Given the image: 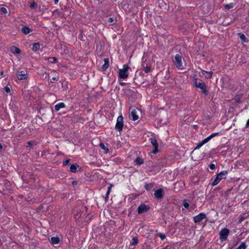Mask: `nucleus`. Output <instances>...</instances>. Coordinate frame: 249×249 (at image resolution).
Here are the masks:
<instances>
[{"mask_svg": "<svg viewBox=\"0 0 249 249\" xmlns=\"http://www.w3.org/2000/svg\"><path fill=\"white\" fill-rule=\"evenodd\" d=\"M228 173V171L227 170L221 171L216 175L213 181H212L211 185L213 186L217 185L222 179H224L226 178Z\"/></svg>", "mask_w": 249, "mask_h": 249, "instance_id": "nucleus-1", "label": "nucleus"}, {"mask_svg": "<svg viewBox=\"0 0 249 249\" xmlns=\"http://www.w3.org/2000/svg\"><path fill=\"white\" fill-rule=\"evenodd\" d=\"M130 68L127 65H124L123 68L119 69L118 71V77L123 79L127 78L128 76V70Z\"/></svg>", "mask_w": 249, "mask_h": 249, "instance_id": "nucleus-2", "label": "nucleus"}, {"mask_svg": "<svg viewBox=\"0 0 249 249\" xmlns=\"http://www.w3.org/2000/svg\"><path fill=\"white\" fill-rule=\"evenodd\" d=\"M194 81L195 86L197 88L200 89H201V92L205 95H207L208 91L206 89V85L203 82L200 81L198 82L196 78L195 79Z\"/></svg>", "mask_w": 249, "mask_h": 249, "instance_id": "nucleus-3", "label": "nucleus"}, {"mask_svg": "<svg viewBox=\"0 0 249 249\" xmlns=\"http://www.w3.org/2000/svg\"><path fill=\"white\" fill-rule=\"evenodd\" d=\"M130 114L129 117L130 119L133 121H135L139 119V116L138 115V111L139 109L137 108L131 107L129 108Z\"/></svg>", "mask_w": 249, "mask_h": 249, "instance_id": "nucleus-4", "label": "nucleus"}, {"mask_svg": "<svg viewBox=\"0 0 249 249\" xmlns=\"http://www.w3.org/2000/svg\"><path fill=\"white\" fill-rule=\"evenodd\" d=\"M174 63L178 69L179 70H182L183 69L182 63V57L180 54H176Z\"/></svg>", "mask_w": 249, "mask_h": 249, "instance_id": "nucleus-5", "label": "nucleus"}, {"mask_svg": "<svg viewBox=\"0 0 249 249\" xmlns=\"http://www.w3.org/2000/svg\"><path fill=\"white\" fill-rule=\"evenodd\" d=\"M230 230L227 228L222 229L219 232V239L221 241L226 240L229 234Z\"/></svg>", "mask_w": 249, "mask_h": 249, "instance_id": "nucleus-6", "label": "nucleus"}, {"mask_svg": "<svg viewBox=\"0 0 249 249\" xmlns=\"http://www.w3.org/2000/svg\"><path fill=\"white\" fill-rule=\"evenodd\" d=\"M124 126L123 117L122 115L119 116L117 119L115 125V129L118 131H122Z\"/></svg>", "mask_w": 249, "mask_h": 249, "instance_id": "nucleus-7", "label": "nucleus"}, {"mask_svg": "<svg viewBox=\"0 0 249 249\" xmlns=\"http://www.w3.org/2000/svg\"><path fill=\"white\" fill-rule=\"evenodd\" d=\"M206 218V214L201 213L198 215L193 217V220L195 223H198Z\"/></svg>", "mask_w": 249, "mask_h": 249, "instance_id": "nucleus-8", "label": "nucleus"}, {"mask_svg": "<svg viewBox=\"0 0 249 249\" xmlns=\"http://www.w3.org/2000/svg\"><path fill=\"white\" fill-rule=\"evenodd\" d=\"M150 208L144 204L140 205L137 209V213L139 214H141L144 213H146L149 211Z\"/></svg>", "mask_w": 249, "mask_h": 249, "instance_id": "nucleus-9", "label": "nucleus"}, {"mask_svg": "<svg viewBox=\"0 0 249 249\" xmlns=\"http://www.w3.org/2000/svg\"><path fill=\"white\" fill-rule=\"evenodd\" d=\"M150 142H151V144L154 146V149H153V151H152V153L154 154H155L156 153H157V152L158 151L159 144L157 142V141L155 138H151Z\"/></svg>", "mask_w": 249, "mask_h": 249, "instance_id": "nucleus-10", "label": "nucleus"}, {"mask_svg": "<svg viewBox=\"0 0 249 249\" xmlns=\"http://www.w3.org/2000/svg\"><path fill=\"white\" fill-rule=\"evenodd\" d=\"M163 191L162 189H159L154 191V196L157 199H161L163 197Z\"/></svg>", "mask_w": 249, "mask_h": 249, "instance_id": "nucleus-11", "label": "nucleus"}, {"mask_svg": "<svg viewBox=\"0 0 249 249\" xmlns=\"http://www.w3.org/2000/svg\"><path fill=\"white\" fill-rule=\"evenodd\" d=\"M104 61V64L101 67V69L103 71H106L109 66V60L108 58H105Z\"/></svg>", "mask_w": 249, "mask_h": 249, "instance_id": "nucleus-12", "label": "nucleus"}, {"mask_svg": "<svg viewBox=\"0 0 249 249\" xmlns=\"http://www.w3.org/2000/svg\"><path fill=\"white\" fill-rule=\"evenodd\" d=\"M10 50L14 54H19L21 52L19 48L14 46L11 47Z\"/></svg>", "mask_w": 249, "mask_h": 249, "instance_id": "nucleus-13", "label": "nucleus"}, {"mask_svg": "<svg viewBox=\"0 0 249 249\" xmlns=\"http://www.w3.org/2000/svg\"><path fill=\"white\" fill-rule=\"evenodd\" d=\"M17 77L19 80H24L26 78V74L25 72L21 71L18 73Z\"/></svg>", "mask_w": 249, "mask_h": 249, "instance_id": "nucleus-14", "label": "nucleus"}, {"mask_svg": "<svg viewBox=\"0 0 249 249\" xmlns=\"http://www.w3.org/2000/svg\"><path fill=\"white\" fill-rule=\"evenodd\" d=\"M50 242L53 245L58 244L60 242V239L58 237H53L51 238Z\"/></svg>", "mask_w": 249, "mask_h": 249, "instance_id": "nucleus-15", "label": "nucleus"}, {"mask_svg": "<svg viewBox=\"0 0 249 249\" xmlns=\"http://www.w3.org/2000/svg\"><path fill=\"white\" fill-rule=\"evenodd\" d=\"M202 73L207 79L211 78L212 77L213 74V72L212 71H207L204 70H203L202 71Z\"/></svg>", "mask_w": 249, "mask_h": 249, "instance_id": "nucleus-16", "label": "nucleus"}, {"mask_svg": "<svg viewBox=\"0 0 249 249\" xmlns=\"http://www.w3.org/2000/svg\"><path fill=\"white\" fill-rule=\"evenodd\" d=\"M21 31L25 35H27L29 34L31 31V30L28 27L25 26L21 28Z\"/></svg>", "mask_w": 249, "mask_h": 249, "instance_id": "nucleus-17", "label": "nucleus"}, {"mask_svg": "<svg viewBox=\"0 0 249 249\" xmlns=\"http://www.w3.org/2000/svg\"><path fill=\"white\" fill-rule=\"evenodd\" d=\"M64 107H65V105L62 102L59 103L54 106V109L56 111H58L60 108Z\"/></svg>", "mask_w": 249, "mask_h": 249, "instance_id": "nucleus-18", "label": "nucleus"}, {"mask_svg": "<svg viewBox=\"0 0 249 249\" xmlns=\"http://www.w3.org/2000/svg\"><path fill=\"white\" fill-rule=\"evenodd\" d=\"M208 142L207 140L204 139V140H202L201 141H200L197 144L196 146V147L195 149H199L204 144L207 143Z\"/></svg>", "mask_w": 249, "mask_h": 249, "instance_id": "nucleus-19", "label": "nucleus"}, {"mask_svg": "<svg viewBox=\"0 0 249 249\" xmlns=\"http://www.w3.org/2000/svg\"><path fill=\"white\" fill-rule=\"evenodd\" d=\"M100 147L104 150L105 153H107L108 152V148L107 146H106L104 143L101 142L99 144Z\"/></svg>", "mask_w": 249, "mask_h": 249, "instance_id": "nucleus-20", "label": "nucleus"}, {"mask_svg": "<svg viewBox=\"0 0 249 249\" xmlns=\"http://www.w3.org/2000/svg\"><path fill=\"white\" fill-rule=\"evenodd\" d=\"M78 166L76 164H73L70 166V171L72 173H75L77 171Z\"/></svg>", "mask_w": 249, "mask_h": 249, "instance_id": "nucleus-21", "label": "nucleus"}, {"mask_svg": "<svg viewBox=\"0 0 249 249\" xmlns=\"http://www.w3.org/2000/svg\"><path fill=\"white\" fill-rule=\"evenodd\" d=\"M238 36H239L240 38L243 42H248V40L244 34H242V33H239L238 34Z\"/></svg>", "mask_w": 249, "mask_h": 249, "instance_id": "nucleus-22", "label": "nucleus"}, {"mask_svg": "<svg viewBox=\"0 0 249 249\" xmlns=\"http://www.w3.org/2000/svg\"><path fill=\"white\" fill-rule=\"evenodd\" d=\"M219 133H218V132L212 133L209 136L206 138L205 139L208 142L211 139H212V138H213V137H214L215 136L219 135Z\"/></svg>", "mask_w": 249, "mask_h": 249, "instance_id": "nucleus-23", "label": "nucleus"}, {"mask_svg": "<svg viewBox=\"0 0 249 249\" xmlns=\"http://www.w3.org/2000/svg\"><path fill=\"white\" fill-rule=\"evenodd\" d=\"M235 5V4L234 3H230L228 4L224 5V8L227 10H229L230 9L232 8Z\"/></svg>", "mask_w": 249, "mask_h": 249, "instance_id": "nucleus-24", "label": "nucleus"}, {"mask_svg": "<svg viewBox=\"0 0 249 249\" xmlns=\"http://www.w3.org/2000/svg\"><path fill=\"white\" fill-rule=\"evenodd\" d=\"M135 162L138 165H141L143 163L144 161L142 158L138 157L135 160Z\"/></svg>", "mask_w": 249, "mask_h": 249, "instance_id": "nucleus-25", "label": "nucleus"}, {"mask_svg": "<svg viewBox=\"0 0 249 249\" xmlns=\"http://www.w3.org/2000/svg\"><path fill=\"white\" fill-rule=\"evenodd\" d=\"M40 48V44L38 43H36L33 44L32 49L33 51H36Z\"/></svg>", "mask_w": 249, "mask_h": 249, "instance_id": "nucleus-26", "label": "nucleus"}, {"mask_svg": "<svg viewBox=\"0 0 249 249\" xmlns=\"http://www.w3.org/2000/svg\"><path fill=\"white\" fill-rule=\"evenodd\" d=\"M183 206L185 209H188L190 206V202L187 200H184L183 201Z\"/></svg>", "mask_w": 249, "mask_h": 249, "instance_id": "nucleus-27", "label": "nucleus"}, {"mask_svg": "<svg viewBox=\"0 0 249 249\" xmlns=\"http://www.w3.org/2000/svg\"><path fill=\"white\" fill-rule=\"evenodd\" d=\"M56 62V58L54 57L48 58V63H54Z\"/></svg>", "mask_w": 249, "mask_h": 249, "instance_id": "nucleus-28", "label": "nucleus"}, {"mask_svg": "<svg viewBox=\"0 0 249 249\" xmlns=\"http://www.w3.org/2000/svg\"><path fill=\"white\" fill-rule=\"evenodd\" d=\"M153 184L152 183H146L144 186L145 189L147 191H149L153 187Z\"/></svg>", "mask_w": 249, "mask_h": 249, "instance_id": "nucleus-29", "label": "nucleus"}, {"mask_svg": "<svg viewBox=\"0 0 249 249\" xmlns=\"http://www.w3.org/2000/svg\"><path fill=\"white\" fill-rule=\"evenodd\" d=\"M247 246L245 242H242L237 248V249H246Z\"/></svg>", "mask_w": 249, "mask_h": 249, "instance_id": "nucleus-30", "label": "nucleus"}, {"mask_svg": "<svg viewBox=\"0 0 249 249\" xmlns=\"http://www.w3.org/2000/svg\"><path fill=\"white\" fill-rule=\"evenodd\" d=\"M138 243V239L137 237H133L132 238V242L131 243V245L135 246L137 245Z\"/></svg>", "mask_w": 249, "mask_h": 249, "instance_id": "nucleus-31", "label": "nucleus"}, {"mask_svg": "<svg viewBox=\"0 0 249 249\" xmlns=\"http://www.w3.org/2000/svg\"><path fill=\"white\" fill-rule=\"evenodd\" d=\"M158 236L160 237L161 240H163L166 238L165 235L162 233H159Z\"/></svg>", "mask_w": 249, "mask_h": 249, "instance_id": "nucleus-32", "label": "nucleus"}, {"mask_svg": "<svg viewBox=\"0 0 249 249\" xmlns=\"http://www.w3.org/2000/svg\"><path fill=\"white\" fill-rule=\"evenodd\" d=\"M0 11L3 14H7V11L6 8L4 7H1L0 9Z\"/></svg>", "mask_w": 249, "mask_h": 249, "instance_id": "nucleus-33", "label": "nucleus"}, {"mask_svg": "<svg viewBox=\"0 0 249 249\" xmlns=\"http://www.w3.org/2000/svg\"><path fill=\"white\" fill-rule=\"evenodd\" d=\"M112 186H113V185L112 184H110L109 185V186L108 187L107 192L106 193L107 194V196H109V195L111 192V188H112Z\"/></svg>", "mask_w": 249, "mask_h": 249, "instance_id": "nucleus-34", "label": "nucleus"}, {"mask_svg": "<svg viewBox=\"0 0 249 249\" xmlns=\"http://www.w3.org/2000/svg\"><path fill=\"white\" fill-rule=\"evenodd\" d=\"M246 219V217L244 215H241L239 217V223H241L242 221H243Z\"/></svg>", "mask_w": 249, "mask_h": 249, "instance_id": "nucleus-35", "label": "nucleus"}, {"mask_svg": "<svg viewBox=\"0 0 249 249\" xmlns=\"http://www.w3.org/2000/svg\"><path fill=\"white\" fill-rule=\"evenodd\" d=\"M151 67L150 66H146V67L145 68L144 71L145 73H148L150 71Z\"/></svg>", "mask_w": 249, "mask_h": 249, "instance_id": "nucleus-36", "label": "nucleus"}, {"mask_svg": "<svg viewBox=\"0 0 249 249\" xmlns=\"http://www.w3.org/2000/svg\"><path fill=\"white\" fill-rule=\"evenodd\" d=\"M4 90L7 93H10V91H11L10 89V88H9L7 86H6V87H4Z\"/></svg>", "mask_w": 249, "mask_h": 249, "instance_id": "nucleus-37", "label": "nucleus"}, {"mask_svg": "<svg viewBox=\"0 0 249 249\" xmlns=\"http://www.w3.org/2000/svg\"><path fill=\"white\" fill-rule=\"evenodd\" d=\"M70 161V159H67V160H65L63 161V165L64 166H66V165H67L69 164V163Z\"/></svg>", "mask_w": 249, "mask_h": 249, "instance_id": "nucleus-38", "label": "nucleus"}, {"mask_svg": "<svg viewBox=\"0 0 249 249\" xmlns=\"http://www.w3.org/2000/svg\"><path fill=\"white\" fill-rule=\"evenodd\" d=\"M209 168L212 170H214L215 168V165L213 163H211L209 165Z\"/></svg>", "mask_w": 249, "mask_h": 249, "instance_id": "nucleus-39", "label": "nucleus"}, {"mask_svg": "<svg viewBox=\"0 0 249 249\" xmlns=\"http://www.w3.org/2000/svg\"><path fill=\"white\" fill-rule=\"evenodd\" d=\"M35 143V142L34 141H29L28 142V144L30 146H32L34 145Z\"/></svg>", "mask_w": 249, "mask_h": 249, "instance_id": "nucleus-40", "label": "nucleus"}, {"mask_svg": "<svg viewBox=\"0 0 249 249\" xmlns=\"http://www.w3.org/2000/svg\"><path fill=\"white\" fill-rule=\"evenodd\" d=\"M108 196H107V194L106 193V196L105 197V201L106 202H107V201H108Z\"/></svg>", "mask_w": 249, "mask_h": 249, "instance_id": "nucleus-41", "label": "nucleus"}, {"mask_svg": "<svg viewBox=\"0 0 249 249\" xmlns=\"http://www.w3.org/2000/svg\"><path fill=\"white\" fill-rule=\"evenodd\" d=\"M114 21V19L112 18H108V21L109 22H112Z\"/></svg>", "mask_w": 249, "mask_h": 249, "instance_id": "nucleus-42", "label": "nucleus"}, {"mask_svg": "<svg viewBox=\"0 0 249 249\" xmlns=\"http://www.w3.org/2000/svg\"><path fill=\"white\" fill-rule=\"evenodd\" d=\"M249 127V119L247 121L246 124V128H248Z\"/></svg>", "mask_w": 249, "mask_h": 249, "instance_id": "nucleus-43", "label": "nucleus"}, {"mask_svg": "<svg viewBox=\"0 0 249 249\" xmlns=\"http://www.w3.org/2000/svg\"><path fill=\"white\" fill-rule=\"evenodd\" d=\"M56 80V77H53L51 80V82H53L54 81Z\"/></svg>", "mask_w": 249, "mask_h": 249, "instance_id": "nucleus-44", "label": "nucleus"}, {"mask_svg": "<svg viewBox=\"0 0 249 249\" xmlns=\"http://www.w3.org/2000/svg\"><path fill=\"white\" fill-rule=\"evenodd\" d=\"M30 7L31 8H34L35 7V3H32L30 5Z\"/></svg>", "mask_w": 249, "mask_h": 249, "instance_id": "nucleus-45", "label": "nucleus"}, {"mask_svg": "<svg viewBox=\"0 0 249 249\" xmlns=\"http://www.w3.org/2000/svg\"><path fill=\"white\" fill-rule=\"evenodd\" d=\"M72 184L73 185H76V184H77V182H76V181H72Z\"/></svg>", "mask_w": 249, "mask_h": 249, "instance_id": "nucleus-46", "label": "nucleus"}, {"mask_svg": "<svg viewBox=\"0 0 249 249\" xmlns=\"http://www.w3.org/2000/svg\"><path fill=\"white\" fill-rule=\"evenodd\" d=\"M58 0H53L54 4H57L58 3Z\"/></svg>", "mask_w": 249, "mask_h": 249, "instance_id": "nucleus-47", "label": "nucleus"}, {"mask_svg": "<svg viewBox=\"0 0 249 249\" xmlns=\"http://www.w3.org/2000/svg\"><path fill=\"white\" fill-rule=\"evenodd\" d=\"M23 180L24 181H25V180H27V178H26L25 177V175H24V177H23Z\"/></svg>", "mask_w": 249, "mask_h": 249, "instance_id": "nucleus-48", "label": "nucleus"}, {"mask_svg": "<svg viewBox=\"0 0 249 249\" xmlns=\"http://www.w3.org/2000/svg\"><path fill=\"white\" fill-rule=\"evenodd\" d=\"M169 249L168 248V247H165V248H162V249Z\"/></svg>", "mask_w": 249, "mask_h": 249, "instance_id": "nucleus-49", "label": "nucleus"}, {"mask_svg": "<svg viewBox=\"0 0 249 249\" xmlns=\"http://www.w3.org/2000/svg\"><path fill=\"white\" fill-rule=\"evenodd\" d=\"M120 84H121V85H124V83H120Z\"/></svg>", "mask_w": 249, "mask_h": 249, "instance_id": "nucleus-50", "label": "nucleus"}, {"mask_svg": "<svg viewBox=\"0 0 249 249\" xmlns=\"http://www.w3.org/2000/svg\"><path fill=\"white\" fill-rule=\"evenodd\" d=\"M2 145L1 144H0V149L2 148Z\"/></svg>", "mask_w": 249, "mask_h": 249, "instance_id": "nucleus-51", "label": "nucleus"}, {"mask_svg": "<svg viewBox=\"0 0 249 249\" xmlns=\"http://www.w3.org/2000/svg\"><path fill=\"white\" fill-rule=\"evenodd\" d=\"M3 75V72H1V75Z\"/></svg>", "mask_w": 249, "mask_h": 249, "instance_id": "nucleus-52", "label": "nucleus"}]
</instances>
